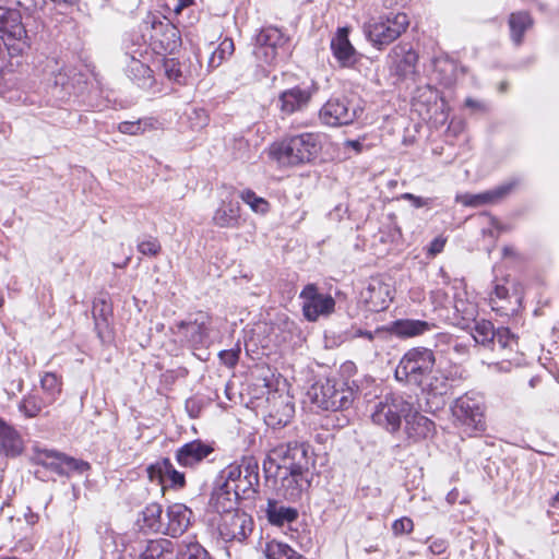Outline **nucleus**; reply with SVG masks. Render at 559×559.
Returning <instances> with one entry per match:
<instances>
[{
    "label": "nucleus",
    "mask_w": 559,
    "mask_h": 559,
    "mask_svg": "<svg viewBox=\"0 0 559 559\" xmlns=\"http://www.w3.org/2000/svg\"><path fill=\"white\" fill-rule=\"evenodd\" d=\"M325 135L320 132H302L274 143L271 157L282 166H299L314 160L323 148Z\"/></svg>",
    "instance_id": "obj_1"
},
{
    "label": "nucleus",
    "mask_w": 559,
    "mask_h": 559,
    "mask_svg": "<svg viewBox=\"0 0 559 559\" xmlns=\"http://www.w3.org/2000/svg\"><path fill=\"white\" fill-rule=\"evenodd\" d=\"M219 480L240 499H254L260 487L259 461L252 455L243 456L239 462L226 466L221 472Z\"/></svg>",
    "instance_id": "obj_2"
},
{
    "label": "nucleus",
    "mask_w": 559,
    "mask_h": 559,
    "mask_svg": "<svg viewBox=\"0 0 559 559\" xmlns=\"http://www.w3.org/2000/svg\"><path fill=\"white\" fill-rule=\"evenodd\" d=\"M435 365L436 357L431 349L414 347L402 356L394 377L401 383L423 386V382L431 374Z\"/></svg>",
    "instance_id": "obj_3"
},
{
    "label": "nucleus",
    "mask_w": 559,
    "mask_h": 559,
    "mask_svg": "<svg viewBox=\"0 0 559 559\" xmlns=\"http://www.w3.org/2000/svg\"><path fill=\"white\" fill-rule=\"evenodd\" d=\"M309 444L292 441L276 445L263 462L264 472L270 473L267 464L275 465L278 472L283 471H309L310 454Z\"/></svg>",
    "instance_id": "obj_4"
},
{
    "label": "nucleus",
    "mask_w": 559,
    "mask_h": 559,
    "mask_svg": "<svg viewBox=\"0 0 559 559\" xmlns=\"http://www.w3.org/2000/svg\"><path fill=\"white\" fill-rule=\"evenodd\" d=\"M0 39L11 56L22 55L31 46V38L17 9L0 5Z\"/></svg>",
    "instance_id": "obj_5"
},
{
    "label": "nucleus",
    "mask_w": 559,
    "mask_h": 559,
    "mask_svg": "<svg viewBox=\"0 0 559 559\" xmlns=\"http://www.w3.org/2000/svg\"><path fill=\"white\" fill-rule=\"evenodd\" d=\"M413 412V403L402 394H388L374 406L372 421L394 433L400 430L402 419Z\"/></svg>",
    "instance_id": "obj_6"
},
{
    "label": "nucleus",
    "mask_w": 559,
    "mask_h": 559,
    "mask_svg": "<svg viewBox=\"0 0 559 559\" xmlns=\"http://www.w3.org/2000/svg\"><path fill=\"white\" fill-rule=\"evenodd\" d=\"M312 400L318 407L331 411H346L354 402V391L342 380L326 379L312 386Z\"/></svg>",
    "instance_id": "obj_7"
},
{
    "label": "nucleus",
    "mask_w": 559,
    "mask_h": 559,
    "mask_svg": "<svg viewBox=\"0 0 559 559\" xmlns=\"http://www.w3.org/2000/svg\"><path fill=\"white\" fill-rule=\"evenodd\" d=\"M408 25L409 19L406 13L391 12L371 21L366 26V34L374 47L382 49L397 39L407 29Z\"/></svg>",
    "instance_id": "obj_8"
},
{
    "label": "nucleus",
    "mask_w": 559,
    "mask_h": 559,
    "mask_svg": "<svg viewBox=\"0 0 559 559\" xmlns=\"http://www.w3.org/2000/svg\"><path fill=\"white\" fill-rule=\"evenodd\" d=\"M212 330V317L204 311L191 314L188 320L176 323V335L187 347L199 349L210 343Z\"/></svg>",
    "instance_id": "obj_9"
},
{
    "label": "nucleus",
    "mask_w": 559,
    "mask_h": 559,
    "mask_svg": "<svg viewBox=\"0 0 559 559\" xmlns=\"http://www.w3.org/2000/svg\"><path fill=\"white\" fill-rule=\"evenodd\" d=\"M485 399L476 392L465 393L452 406L453 417L473 430H485Z\"/></svg>",
    "instance_id": "obj_10"
},
{
    "label": "nucleus",
    "mask_w": 559,
    "mask_h": 559,
    "mask_svg": "<svg viewBox=\"0 0 559 559\" xmlns=\"http://www.w3.org/2000/svg\"><path fill=\"white\" fill-rule=\"evenodd\" d=\"M32 461L35 464L43 465L60 476H69L72 473L83 474L91 468L90 463L61 452L50 449L35 447Z\"/></svg>",
    "instance_id": "obj_11"
},
{
    "label": "nucleus",
    "mask_w": 559,
    "mask_h": 559,
    "mask_svg": "<svg viewBox=\"0 0 559 559\" xmlns=\"http://www.w3.org/2000/svg\"><path fill=\"white\" fill-rule=\"evenodd\" d=\"M305 319L316 322L326 318L335 310V300L330 294L322 293L316 284H307L299 294Z\"/></svg>",
    "instance_id": "obj_12"
},
{
    "label": "nucleus",
    "mask_w": 559,
    "mask_h": 559,
    "mask_svg": "<svg viewBox=\"0 0 559 559\" xmlns=\"http://www.w3.org/2000/svg\"><path fill=\"white\" fill-rule=\"evenodd\" d=\"M252 530V518L241 510L224 514L217 524L218 535L225 543H243Z\"/></svg>",
    "instance_id": "obj_13"
},
{
    "label": "nucleus",
    "mask_w": 559,
    "mask_h": 559,
    "mask_svg": "<svg viewBox=\"0 0 559 559\" xmlns=\"http://www.w3.org/2000/svg\"><path fill=\"white\" fill-rule=\"evenodd\" d=\"M317 91V84L312 82L309 86L302 87L300 85H296L281 92L277 97L276 106L280 109L282 117L305 111Z\"/></svg>",
    "instance_id": "obj_14"
},
{
    "label": "nucleus",
    "mask_w": 559,
    "mask_h": 559,
    "mask_svg": "<svg viewBox=\"0 0 559 559\" xmlns=\"http://www.w3.org/2000/svg\"><path fill=\"white\" fill-rule=\"evenodd\" d=\"M356 117V108L345 98H330L319 111L320 121L329 127L350 124Z\"/></svg>",
    "instance_id": "obj_15"
},
{
    "label": "nucleus",
    "mask_w": 559,
    "mask_h": 559,
    "mask_svg": "<svg viewBox=\"0 0 559 559\" xmlns=\"http://www.w3.org/2000/svg\"><path fill=\"white\" fill-rule=\"evenodd\" d=\"M285 43V38L276 27H265L255 36L253 55L257 60L272 64L277 57V49Z\"/></svg>",
    "instance_id": "obj_16"
},
{
    "label": "nucleus",
    "mask_w": 559,
    "mask_h": 559,
    "mask_svg": "<svg viewBox=\"0 0 559 559\" xmlns=\"http://www.w3.org/2000/svg\"><path fill=\"white\" fill-rule=\"evenodd\" d=\"M151 481H157L163 488L181 489L186 486L185 474L177 471L167 457H163L146 468Z\"/></svg>",
    "instance_id": "obj_17"
},
{
    "label": "nucleus",
    "mask_w": 559,
    "mask_h": 559,
    "mask_svg": "<svg viewBox=\"0 0 559 559\" xmlns=\"http://www.w3.org/2000/svg\"><path fill=\"white\" fill-rule=\"evenodd\" d=\"M390 71L400 79H406L415 74L418 55L408 44H399L393 47L388 56Z\"/></svg>",
    "instance_id": "obj_18"
},
{
    "label": "nucleus",
    "mask_w": 559,
    "mask_h": 559,
    "mask_svg": "<svg viewBox=\"0 0 559 559\" xmlns=\"http://www.w3.org/2000/svg\"><path fill=\"white\" fill-rule=\"evenodd\" d=\"M267 401L269 411L264 418L265 424L273 429L285 427L295 414V406L290 397L274 393Z\"/></svg>",
    "instance_id": "obj_19"
},
{
    "label": "nucleus",
    "mask_w": 559,
    "mask_h": 559,
    "mask_svg": "<svg viewBox=\"0 0 559 559\" xmlns=\"http://www.w3.org/2000/svg\"><path fill=\"white\" fill-rule=\"evenodd\" d=\"M361 298L368 310L373 312L383 311L392 301L391 286L380 277H372L367 287L361 292Z\"/></svg>",
    "instance_id": "obj_20"
},
{
    "label": "nucleus",
    "mask_w": 559,
    "mask_h": 559,
    "mask_svg": "<svg viewBox=\"0 0 559 559\" xmlns=\"http://www.w3.org/2000/svg\"><path fill=\"white\" fill-rule=\"evenodd\" d=\"M348 35V27H340L330 44L334 58L343 68H352L359 60V53L349 41Z\"/></svg>",
    "instance_id": "obj_21"
},
{
    "label": "nucleus",
    "mask_w": 559,
    "mask_h": 559,
    "mask_svg": "<svg viewBox=\"0 0 559 559\" xmlns=\"http://www.w3.org/2000/svg\"><path fill=\"white\" fill-rule=\"evenodd\" d=\"M213 452L214 448L211 444L197 439L178 448L175 453V459L180 466L193 468Z\"/></svg>",
    "instance_id": "obj_22"
},
{
    "label": "nucleus",
    "mask_w": 559,
    "mask_h": 559,
    "mask_svg": "<svg viewBox=\"0 0 559 559\" xmlns=\"http://www.w3.org/2000/svg\"><path fill=\"white\" fill-rule=\"evenodd\" d=\"M139 57H143V49H139L124 53L126 74L138 86L142 88L151 87L153 84V74L148 66Z\"/></svg>",
    "instance_id": "obj_23"
},
{
    "label": "nucleus",
    "mask_w": 559,
    "mask_h": 559,
    "mask_svg": "<svg viewBox=\"0 0 559 559\" xmlns=\"http://www.w3.org/2000/svg\"><path fill=\"white\" fill-rule=\"evenodd\" d=\"M193 512L183 503L170 504L165 513L164 534L171 537L182 535L191 525Z\"/></svg>",
    "instance_id": "obj_24"
},
{
    "label": "nucleus",
    "mask_w": 559,
    "mask_h": 559,
    "mask_svg": "<svg viewBox=\"0 0 559 559\" xmlns=\"http://www.w3.org/2000/svg\"><path fill=\"white\" fill-rule=\"evenodd\" d=\"M280 473V491L283 497L292 502L299 500L302 492L310 486L309 471H283Z\"/></svg>",
    "instance_id": "obj_25"
},
{
    "label": "nucleus",
    "mask_w": 559,
    "mask_h": 559,
    "mask_svg": "<svg viewBox=\"0 0 559 559\" xmlns=\"http://www.w3.org/2000/svg\"><path fill=\"white\" fill-rule=\"evenodd\" d=\"M239 499L231 489L225 488L224 483L218 479L209 499L207 510L223 516L226 513L239 510L237 508Z\"/></svg>",
    "instance_id": "obj_26"
},
{
    "label": "nucleus",
    "mask_w": 559,
    "mask_h": 559,
    "mask_svg": "<svg viewBox=\"0 0 559 559\" xmlns=\"http://www.w3.org/2000/svg\"><path fill=\"white\" fill-rule=\"evenodd\" d=\"M435 423L413 407L411 415L405 418V433L414 442L431 438L435 433Z\"/></svg>",
    "instance_id": "obj_27"
},
{
    "label": "nucleus",
    "mask_w": 559,
    "mask_h": 559,
    "mask_svg": "<svg viewBox=\"0 0 559 559\" xmlns=\"http://www.w3.org/2000/svg\"><path fill=\"white\" fill-rule=\"evenodd\" d=\"M24 449L21 435L0 418V455L19 456Z\"/></svg>",
    "instance_id": "obj_28"
},
{
    "label": "nucleus",
    "mask_w": 559,
    "mask_h": 559,
    "mask_svg": "<svg viewBox=\"0 0 559 559\" xmlns=\"http://www.w3.org/2000/svg\"><path fill=\"white\" fill-rule=\"evenodd\" d=\"M212 222L219 228H237L240 226V205L233 200H223L214 212Z\"/></svg>",
    "instance_id": "obj_29"
},
{
    "label": "nucleus",
    "mask_w": 559,
    "mask_h": 559,
    "mask_svg": "<svg viewBox=\"0 0 559 559\" xmlns=\"http://www.w3.org/2000/svg\"><path fill=\"white\" fill-rule=\"evenodd\" d=\"M264 512L269 523L274 526H283L293 523L299 515L296 508L286 507L275 499H267Z\"/></svg>",
    "instance_id": "obj_30"
},
{
    "label": "nucleus",
    "mask_w": 559,
    "mask_h": 559,
    "mask_svg": "<svg viewBox=\"0 0 559 559\" xmlns=\"http://www.w3.org/2000/svg\"><path fill=\"white\" fill-rule=\"evenodd\" d=\"M139 559H176V546L166 538L150 540Z\"/></svg>",
    "instance_id": "obj_31"
},
{
    "label": "nucleus",
    "mask_w": 559,
    "mask_h": 559,
    "mask_svg": "<svg viewBox=\"0 0 559 559\" xmlns=\"http://www.w3.org/2000/svg\"><path fill=\"white\" fill-rule=\"evenodd\" d=\"M141 515L143 521L142 528L152 533L164 534L165 515L163 514V508L159 503L153 502L147 504Z\"/></svg>",
    "instance_id": "obj_32"
},
{
    "label": "nucleus",
    "mask_w": 559,
    "mask_h": 559,
    "mask_svg": "<svg viewBox=\"0 0 559 559\" xmlns=\"http://www.w3.org/2000/svg\"><path fill=\"white\" fill-rule=\"evenodd\" d=\"M431 324L423 320H397L392 324V332L401 337H413L429 331Z\"/></svg>",
    "instance_id": "obj_33"
},
{
    "label": "nucleus",
    "mask_w": 559,
    "mask_h": 559,
    "mask_svg": "<svg viewBox=\"0 0 559 559\" xmlns=\"http://www.w3.org/2000/svg\"><path fill=\"white\" fill-rule=\"evenodd\" d=\"M53 403L46 402V396L38 392H31L19 403V411L27 418L38 416L41 411Z\"/></svg>",
    "instance_id": "obj_34"
},
{
    "label": "nucleus",
    "mask_w": 559,
    "mask_h": 559,
    "mask_svg": "<svg viewBox=\"0 0 559 559\" xmlns=\"http://www.w3.org/2000/svg\"><path fill=\"white\" fill-rule=\"evenodd\" d=\"M262 551L266 559H306L288 544L276 539L266 542Z\"/></svg>",
    "instance_id": "obj_35"
},
{
    "label": "nucleus",
    "mask_w": 559,
    "mask_h": 559,
    "mask_svg": "<svg viewBox=\"0 0 559 559\" xmlns=\"http://www.w3.org/2000/svg\"><path fill=\"white\" fill-rule=\"evenodd\" d=\"M533 20L525 11L512 13L509 17L511 39L515 45H521L524 33L531 28Z\"/></svg>",
    "instance_id": "obj_36"
},
{
    "label": "nucleus",
    "mask_w": 559,
    "mask_h": 559,
    "mask_svg": "<svg viewBox=\"0 0 559 559\" xmlns=\"http://www.w3.org/2000/svg\"><path fill=\"white\" fill-rule=\"evenodd\" d=\"M176 559H213L198 542L182 540L176 545Z\"/></svg>",
    "instance_id": "obj_37"
},
{
    "label": "nucleus",
    "mask_w": 559,
    "mask_h": 559,
    "mask_svg": "<svg viewBox=\"0 0 559 559\" xmlns=\"http://www.w3.org/2000/svg\"><path fill=\"white\" fill-rule=\"evenodd\" d=\"M427 382H423L421 390L432 396H442L448 394L452 388L445 379L442 371L436 372L432 376H428Z\"/></svg>",
    "instance_id": "obj_38"
},
{
    "label": "nucleus",
    "mask_w": 559,
    "mask_h": 559,
    "mask_svg": "<svg viewBox=\"0 0 559 559\" xmlns=\"http://www.w3.org/2000/svg\"><path fill=\"white\" fill-rule=\"evenodd\" d=\"M157 123L158 121L154 118H142L136 121H122L118 124V130L123 134L138 135L156 129Z\"/></svg>",
    "instance_id": "obj_39"
},
{
    "label": "nucleus",
    "mask_w": 559,
    "mask_h": 559,
    "mask_svg": "<svg viewBox=\"0 0 559 559\" xmlns=\"http://www.w3.org/2000/svg\"><path fill=\"white\" fill-rule=\"evenodd\" d=\"M43 395L46 402L55 403L61 393V381L56 373L46 372L40 379Z\"/></svg>",
    "instance_id": "obj_40"
},
{
    "label": "nucleus",
    "mask_w": 559,
    "mask_h": 559,
    "mask_svg": "<svg viewBox=\"0 0 559 559\" xmlns=\"http://www.w3.org/2000/svg\"><path fill=\"white\" fill-rule=\"evenodd\" d=\"M235 51V45L231 38L223 39L217 48L212 52L209 58L207 68L214 70L218 68L224 60L230 57Z\"/></svg>",
    "instance_id": "obj_41"
},
{
    "label": "nucleus",
    "mask_w": 559,
    "mask_h": 559,
    "mask_svg": "<svg viewBox=\"0 0 559 559\" xmlns=\"http://www.w3.org/2000/svg\"><path fill=\"white\" fill-rule=\"evenodd\" d=\"M239 198L257 214L264 215L270 211V203L266 199L257 195L251 189H245L239 193Z\"/></svg>",
    "instance_id": "obj_42"
},
{
    "label": "nucleus",
    "mask_w": 559,
    "mask_h": 559,
    "mask_svg": "<svg viewBox=\"0 0 559 559\" xmlns=\"http://www.w3.org/2000/svg\"><path fill=\"white\" fill-rule=\"evenodd\" d=\"M455 202L468 207H479L489 203V191L480 193H460L456 194Z\"/></svg>",
    "instance_id": "obj_43"
},
{
    "label": "nucleus",
    "mask_w": 559,
    "mask_h": 559,
    "mask_svg": "<svg viewBox=\"0 0 559 559\" xmlns=\"http://www.w3.org/2000/svg\"><path fill=\"white\" fill-rule=\"evenodd\" d=\"M187 118L189 127L193 131L202 130L209 123L207 112L203 108H191V110L187 112Z\"/></svg>",
    "instance_id": "obj_44"
},
{
    "label": "nucleus",
    "mask_w": 559,
    "mask_h": 559,
    "mask_svg": "<svg viewBox=\"0 0 559 559\" xmlns=\"http://www.w3.org/2000/svg\"><path fill=\"white\" fill-rule=\"evenodd\" d=\"M516 344L515 336L509 329H498L497 332L491 333V345H499L501 349L511 348Z\"/></svg>",
    "instance_id": "obj_45"
},
{
    "label": "nucleus",
    "mask_w": 559,
    "mask_h": 559,
    "mask_svg": "<svg viewBox=\"0 0 559 559\" xmlns=\"http://www.w3.org/2000/svg\"><path fill=\"white\" fill-rule=\"evenodd\" d=\"M138 251L147 257H156L162 251L160 242L157 238L148 237L138 242Z\"/></svg>",
    "instance_id": "obj_46"
},
{
    "label": "nucleus",
    "mask_w": 559,
    "mask_h": 559,
    "mask_svg": "<svg viewBox=\"0 0 559 559\" xmlns=\"http://www.w3.org/2000/svg\"><path fill=\"white\" fill-rule=\"evenodd\" d=\"M451 388L460 385L466 378L467 372L459 365H453L442 371Z\"/></svg>",
    "instance_id": "obj_47"
},
{
    "label": "nucleus",
    "mask_w": 559,
    "mask_h": 559,
    "mask_svg": "<svg viewBox=\"0 0 559 559\" xmlns=\"http://www.w3.org/2000/svg\"><path fill=\"white\" fill-rule=\"evenodd\" d=\"M163 69L166 76L175 82H180L182 79V72L178 60L170 58L166 59L163 63Z\"/></svg>",
    "instance_id": "obj_48"
},
{
    "label": "nucleus",
    "mask_w": 559,
    "mask_h": 559,
    "mask_svg": "<svg viewBox=\"0 0 559 559\" xmlns=\"http://www.w3.org/2000/svg\"><path fill=\"white\" fill-rule=\"evenodd\" d=\"M489 322L483 320L481 322H476L472 336L477 344L487 345L489 342Z\"/></svg>",
    "instance_id": "obj_49"
},
{
    "label": "nucleus",
    "mask_w": 559,
    "mask_h": 559,
    "mask_svg": "<svg viewBox=\"0 0 559 559\" xmlns=\"http://www.w3.org/2000/svg\"><path fill=\"white\" fill-rule=\"evenodd\" d=\"M519 185V181L515 179L508 180L507 182L496 187L491 190V203L493 201L502 200L506 198L514 188Z\"/></svg>",
    "instance_id": "obj_50"
},
{
    "label": "nucleus",
    "mask_w": 559,
    "mask_h": 559,
    "mask_svg": "<svg viewBox=\"0 0 559 559\" xmlns=\"http://www.w3.org/2000/svg\"><path fill=\"white\" fill-rule=\"evenodd\" d=\"M239 355H240V347L237 346L236 348L222 350L218 356H219L221 361L225 366H227L228 368H233L237 365V362L239 360Z\"/></svg>",
    "instance_id": "obj_51"
},
{
    "label": "nucleus",
    "mask_w": 559,
    "mask_h": 559,
    "mask_svg": "<svg viewBox=\"0 0 559 559\" xmlns=\"http://www.w3.org/2000/svg\"><path fill=\"white\" fill-rule=\"evenodd\" d=\"M413 520L407 516L395 520L392 524V531L395 535L408 534L413 531Z\"/></svg>",
    "instance_id": "obj_52"
},
{
    "label": "nucleus",
    "mask_w": 559,
    "mask_h": 559,
    "mask_svg": "<svg viewBox=\"0 0 559 559\" xmlns=\"http://www.w3.org/2000/svg\"><path fill=\"white\" fill-rule=\"evenodd\" d=\"M401 199L403 200H407V201H411L412 202V205L416 209H420V207H424V206H428L431 204V199L429 198H423V197H418V195H415L413 193H409V192H406V193H403L401 195Z\"/></svg>",
    "instance_id": "obj_53"
},
{
    "label": "nucleus",
    "mask_w": 559,
    "mask_h": 559,
    "mask_svg": "<svg viewBox=\"0 0 559 559\" xmlns=\"http://www.w3.org/2000/svg\"><path fill=\"white\" fill-rule=\"evenodd\" d=\"M445 238L439 236V237H436L430 243H429V247H428V253L432 257L439 254L440 252L443 251L444 249V246H445Z\"/></svg>",
    "instance_id": "obj_54"
},
{
    "label": "nucleus",
    "mask_w": 559,
    "mask_h": 559,
    "mask_svg": "<svg viewBox=\"0 0 559 559\" xmlns=\"http://www.w3.org/2000/svg\"><path fill=\"white\" fill-rule=\"evenodd\" d=\"M431 298L432 301L439 306H445L449 299L448 294L441 288L433 290L431 293Z\"/></svg>",
    "instance_id": "obj_55"
},
{
    "label": "nucleus",
    "mask_w": 559,
    "mask_h": 559,
    "mask_svg": "<svg viewBox=\"0 0 559 559\" xmlns=\"http://www.w3.org/2000/svg\"><path fill=\"white\" fill-rule=\"evenodd\" d=\"M381 330H376L374 332L366 331L362 329H356L353 333V337H366L369 341H372L377 334H381Z\"/></svg>",
    "instance_id": "obj_56"
},
{
    "label": "nucleus",
    "mask_w": 559,
    "mask_h": 559,
    "mask_svg": "<svg viewBox=\"0 0 559 559\" xmlns=\"http://www.w3.org/2000/svg\"><path fill=\"white\" fill-rule=\"evenodd\" d=\"M447 549V544L444 540L440 539V540H435L430 544L429 546V550L435 554V555H441Z\"/></svg>",
    "instance_id": "obj_57"
},
{
    "label": "nucleus",
    "mask_w": 559,
    "mask_h": 559,
    "mask_svg": "<svg viewBox=\"0 0 559 559\" xmlns=\"http://www.w3.org/2000/svg\"><path fill=\"white\" fill-rule=\"evenodd\" d=\"M193 3V0H177V3L174 8L176 13L181 12L183 9L190 7Z\"/></svg>",
    "instance_id": "obj_58"
},
{
    "label": "nucleus",
    "mask_w": 559,
    "mask_h": 559,
    "mask_svg": "<svg viewBox=\"0 0 559 559\" xmlns=\"http://www.w3.org/2000/svg\"><path fill=\"white\" fill-rule=\"evenodd\" d=\"M345 145L353 148L357 153L362 151V143L359 140H348L346 141Z\"/></svg>",
    "instance_id": "obj_59"
},
{
    "label": "nucleus",
    "mask_w": 559,
    "mask_h": 559,
    "mask_svg": "<svg viewBox=\"0 0 559 559\" xmlns=\"http://www.w3.org/2000/svg\"><path fill=\"white\" fill-rule=\"evenodd\" d=\"M495 295L497 296V298L499 299H504L508 297L509 295V290L507 287L504 286H501V285H497L495 287Z\"/></svg>",
    "instance_id": "obj_60"
},
{
    "label": "nucleus",
    "mask_w": 559,
    "mask_h": 559,
    "mask_svg": "<svg viewBox=\"0 0 559 559\" xmlns=\"http://www.w3.org/2000/svg\"><path fill=\"white\" fill-rule=\"evenodd\" d=\"M502 255H503L504 259H507V258H514V259L518 258L516 251L511 246H507V247L503 248Z\"/></svg>",
    "instance_id": "obj_61"
},
{
    "label": "nucleus",
    "mask_w": 559,
    "mask_h": 559,
    "mask_svg": "<svg viewBox=\"0 0 559 559\" xmlns=\"http://www.w3.org/2000/svg\"><path fill=\"white\" fill-rule=\"evenodd\" d=\"M439 276L441 277L442 285L448 286L451 284V277L449 276V274L445 272V270L443 267H440Z\"/></svg>",
    "instance_id": "obj_62"
},
{
    "label": "nucleus",
    "mask_w": 559,
    "mask_h": 559,
    "mask_svg": "<svg viewBox=\"0 0 559 559\" xmlns=\"http://www.w3.org/2000/svg\"><path fill=\"white\" fill-rule=\"evenodd\" d=\"M50 1L57 5H63V7H72L78 2V0H50Z\"/></svg>",
    "instance_id": "obj_63"
},
{
    "label": "nucleus",
    "mask_w": 559,
    "mask_h": 559,
    "mask_svg": "<svg viewBox=\"0 0 559 559\" xmlns=\"http://www.w3.org/2000/svg\"><path fill=\"white\" fill-rule=\"evenodd\" d=\"M25 518H26V522L31 525H34L38 520V515L34 514L32 512H29L28 514H25Z\"/></svg>",
    "instance_id": "obj_64"
}]
</instances>
